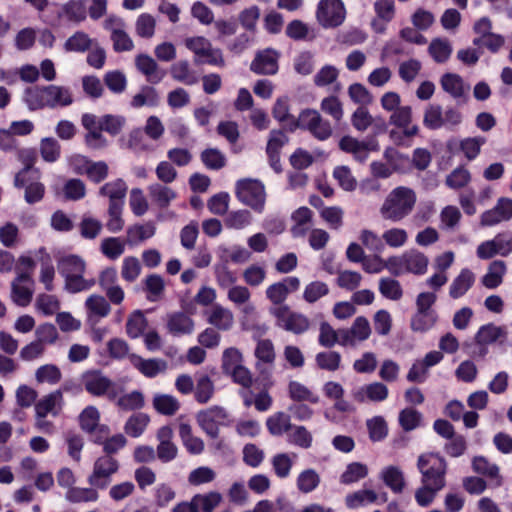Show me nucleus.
<instances>
[{
    "label": "nucleus",
    "mask_w": 512,
    "mask_h": 512,
    "mask_svg": "<svg viewBox=\"0 0 512 512\" xmlns=\"http://www.w3.org/2000/svg\"><path fill=\"white\" fill-rule=\"evenodd\" d=\"M59 274L64 278V289L76 294L90 290L95 286L94 278H85L86 262L75 254H69L61 257L57 262Z\"/></svg>",
    "instance_id": "f257e3e1"
},
{
    "label": "nucleus",
    "mask_w": 512,
    "mask_h": 512,
    "mask_svg": "<svg viewBox=\"0 0 512 512\" xmlns=\"http://www.w3.org/2000/svg\"><path fill=\"white\" fill-rule=\"evenodd\" d=\"M20 156L24 159V168L14 178L16 188H24V199L28 204L40 202L45 195V186L40 182V171L33 168L35 152L33 150H22Z\"/></svg>",
    "instance_id": "f03ea898"
},
{
    "label": "nucleus",
    "mask_w": 512,
    "mask_h": 512,
    "mask_svg": "<svg viewBox=\"0 0 512 512\" xmlns=\"http://www.w3.org/2000/svg\"><path fill=\"white\" fill-rule=\"evenodd\" d=\"M416 201L417 197L413 189L398 186L385 198L380 207V215L384 220L394 223L400 222L411 214Z\"/></svg>",
    "instance_id": "7ed1b4c3"
},
{
    "label": "nucleus",
    "mask_w": 512,
    "mask_h": 512,
    "mask_svg": "<svg viewBox=\"0 0 512 512\" xmlns=\"http://www.w3.org/2000/svg\"><path fill=\"white\" fill-rule=\"evenodd\" d=\"M421 483L442 490L446 485L447 462L439 454L420 455L417 462Z\"/></svg>",
    "instance_id": "20e7f679"
},
{
    "label": "nucleus",
    "mask_w": 512,
    "mask_h": 512,
    "mask_svg": "<svg viewBox=\"0 0 512 512\" xmlns=\"http://www.w3.org/2000/svg\"><path fill=\"white\" fill-rule=\"evenodd\" d=\"M292 128L309 131L314 138L320 141L329 139L332 135V127L328 120L324 119L315 109H304L293 122Z\"/></svg>",
    "instance_id": "39448f33"
},
{
    "label": "nucleus",
    "mask_w": 512,
    "mask_h": 512,
    "mask_svg": "<svg viewBox=\"0 0 512 512\" xmlns=\"http://www.w3.org/2000/svg\"><path fill=\"white\" fill-rule=\"evenodd\" d=\"M236 196L238 200L254 211L261 213L264 210L266 193L263 183L256 179H242L236 183Z\"/></svg>",
    "instance_id": "423d86ee"
},
{
    "label": "nucleus",
    "mask_w": 512,
    "mask_h": 512,
    "mask_svg": "<svg viewBox=\"0 0 512 512\" xmlns=\"http://www.w3.org/2000/svg\"><path fill=\"white\" fill-rule=\"evenodd\" d=\"M269 312L275 318L277 327L293 334H303L310 327L308 317L292 311L288 305L272 307Z\"/></svg>",
    "instance_id": "0eeeda50"
},
{
    "label": "nucleus",
    "mask_w": 512,
    "mask_h": 512,
    "mask_svg": "<svg viewBox=\"0 0 512 512\" xmlns=\"http://www.w3.org/2000/svg\"><path fill=\"white\" fill-rule=\"evenodd\" d=\"M119 461L110 455L98 457L93 465L92 473L88 477L90 486L105 490L112 482V476L118 472Z\"/></svg>",
    "instance_id": "6e6552de"
},
{
    "label": "nucleus",
    "mask_w": 512,
    "mask_h": 512,
    "mask_svg": "<svg viewBox=\"0 0 512 512\" xmlns=\"http://www.w3.org/2000/svg\"><path fill=\"white\" fill-rule=\"evenodd\" d=\"M85 390L96 397L106 395L109 400L118 396V386L99 370H90L82 375Z\"/></svg>",
    "instance_id": "1a4fd4ad"
},
{
    "label": "nucleus",
    "mask_w": 512,
    "mask_h": 512,
    "mask_svg": "<svg viewBox=\"0 0 512 512\" xmlns=\"http://www.w3.org/2000/svg\"><path fill=\"white\" fill-rule=\"evenodd\" d=\"M346 18V9L341 0H320L317 5L316 19L323 28L340 26Z\"/></svg>",
    "instance_id": "9d476101"
},
{
    "label": "nucleus",
    "mask_w": 512,
    "mask_h": 512,
    "mask_svg": "<svg viewBox=\"0 0 512 512\" xmlns=\"http://www.w3.org/2000/svg\"><path fill=\"white\" fill-rule=\"evenodd\" d=\"M222 494L218 491H209L195 494L190 501L176 504L171 512H213L222 502Z\"/></svg>",
    "instance_id": "9b49d317"
},
{
    "label": "nucleus",
    "mask_w": 512,
    "mask_h": 512,
    "mask_svg": "<svg viewBox=\"0 0 512 512\" xmlns=\"http://www.w3.org/2000/svg\"><path fill=\"white\" fill-rule=\"evenodd\" d=\"M226 410L219 406L200 411L197 414V422L202 430L212 439L219 436V426L227 421Z\"/></svg>",
    "instance_id": "f8f14e48"
},
{
    "label": "nucleus",
    "mask_w": 512,
    "mask_h": 512,
    "mask_svg": "<svg viewBox=\"0 0 512 512\" xmlns=\"http://www.w3.org/2000/svg\"><path fill=\"white\" fill-rule=\"evenodd\" d=\"M280 52L265 48L256 52L250 70L257 75H275L279 70Z\"/></svg>",
    "instance_id": "ddd939ff"
},
{
    "label": "nucleus",
    "mask_w": 512,
    "mask_h": 512,
    "mask_svg": "<svg viewBox=\"0 0 512 512\" xmlns=\"http://www.w3.org/2000/svg\"><path fill=\"white\" fill-rule=\"evenodd\" d=\"M341 346H355L358 342H363L370 337L371 327L369 321L364 316H358L350 328L340 329Z\"/></svg>",
    "instance_id": "4468645a"
},
{
    "label": "nucleus",
    "mask_w": 512,
    "mask_h": 512,
    "mask_svg": "<svg viewBox=\"0 0 512 512\" xmlns=\"http://www.w3.org/2000/svg\"><path fill=\"white\" fill-rule=\"evenodd\" d=\"M512 219V199L500 197L496 205L482 213L480 223L484 227H492Z\"/></svg>",
    "instance_id": "2eb2a0df"
},
{
    "label": "nucleus",
    "mask_w": 512,
    "mask_h": 512,
    "mask_svg": "<svg viewBox=\"0 0 512 512\" xmlns=\"http://www.w3.org/2000/svg\"><path fill=\"white\" fill-rule=\"evenodd\" d=\"M34 280L28 273L19 274L11 284L12 301L20 306H28L33 297Z\"/></svg>",
    "instance_id": "dca6fc26"
},
{
    "label": "nucleus",
    "mask_w": 512,
    "mask_h": 512,
    "mask_svg": "<svg viewBox=\"0 0 512 512\" xmlns=\"http://www.w3.org/2000/svg\"><path fill=\"white\" fill-rule=\"evenodd\" d=\"M300 287V280L296 276H289L284 278L283 280L273 283L268 286L266 289V297L274 304V305H284V301L287 299L288 295L292 292H295Z\"/></svg>",
    "instance_id": "f3484780"
},
{
    "label": "nucleus",
    "mask_w": 512,
    "mask_h": 512,
    "mask_svg": "<svg viewBox=\"0 0 512 512\" xmlns=\"http://www.w3.org/2000/svg\"><path fill=\"white\" fill-rule=\"evenodd\" d=\"M158 445L155 450L156 457L162 463H169L173 461L178 454V448L173 443V430L170 426H162L157 431Z\"/></svg>",
    "instance_id": "a211bd4d"
},
{
    "label": "nucleus",
    "mask_w": 512,
    "mask_h": 512,
    "mask_svg": "<svg viewBox=\"0 0 512 512\" xmlns=\"http://www.w3.org/2000/svg\"><path fill=\"white\" fill-rule=\"evenodd\" d=\"M64 406L63 392L57 389L45 396L35 403V415L47 416L51 414L56 417L60 415Z\"/></svg>",
    "instance_id": "6ab92c4d"
},
{
    "label": "nucleus",
    "mask_w": 512,
    "mask_h": 512,
    "mask_svg": "<svg viewBox=\"0 0 512 512\" xmlns=\"http://www.w3.org/2000/svg\"><path fill=\"white\" fill-rule=\"evenodd\" d=\"M388 395V387L381 382L366 384L352 391L353 399L359 403L382 402L388 398Z\"/></svg>",
    "instance_id": "aec40b11"
},
{
    "label": "nucleus",
    "mask_w": 512,
    "mask_h": 512,
    "mask_svg": "<svg viewBox=\"0 0 512 512\" xmlns=\"http://www.w3.org/2000/svg\"><path fill=\"white\" fill-rule=\"evenodd\" d=\"M508 332L505 327L497 326L494 323L482 325L475 335V342L486 347L488 345L499 343L504 344L507 341Z\"/></svg>",
    "instance_id": "412c9836"
},
{
    "label": "nucleus",
    "mask_w": 512,
    "mask_h": 512,
    "mask_svg": "<svg viewBox=\"0 0 512 512\" xmlns=\"http://www.w3.org/2000/svg\"><path fill=\"white\" fill-rule=\"evenodd\" d=\"M130 362L135 369L147 378H154L167 370V362L159 358L144 359L139 355L132 354Z\"/></svg>",
    "instance_id": "4be33fe9"
},
{
    "label": "nucleus",
    "mask_w": 512,
    "mask_h": 512,
    "mask_svg": "<svg viewBox=\"0 0 512 512\" xmlns=\"http://www.w3.org/2000/svg\"><path fill=\"white\" fill-rule=\"evenodd\" d=\"M127 190L126 182L121 178H117L102 185L99 188L98 194L101 197L108 198V206H124Z\"/></svg>",
    "instance_id": "5701e85b"
},
{
    "label": "nucleus",
    "mask_w": 512,
    "mask_h": 512,
    "mask_svg": "<svg viewBox=\"0 0 512 512\" xmlns=\"http://www.w3.org/2000/svg\"><path fill=\"white\" fill-rule=\"evenodd\" d=\"M46 108L70 106L74 99L69 87L59 85L45 86Z\"/></svg>",
    "instance_id": "b1692460"
},
{
    "label": "nucleus",
    "mask_w": 512,
    "mask_h": 512,
    "mask_svg": "<svg viewBox=\"0 0 512 512\" xmlns=\"http://www.w3.org/2000/svg\"><path fill=\"white\" fill-rule=\"evenodd\" d=\"M475 281L476 275L471 269H461L449 286V297L454 300L463 297L474 286Z\"/></svg>",
    "instance_id": "393cba45"
},
{
    "label": "nucleus",
    "mask_w": 512,
    "mask_h": 512,
    "mask_svg": "<svg viewBox=\"0 0 512 512\" xmlns=\"http://www.w3.org/2000/svg\"><path fill=\"white\" fill-rule=\"evenodd\" d=\"M412 109L410 106H400L392 112L389 123L403 129V136L410 138L417 135L419 128L415 124H411Z\"/></svg>",
    "instance_id": "a878e982"
},
{
    "label": "nucleus",
    "mask_w": 512,
    "mask_h": 512,
    "mask_svg": "<svg viewBox=\"0 0 512 512\" xmlns=\"http://www.w3.org/2000/svg\"><path fill=\"white\" fill-rule=\"evenodd\" d=\"M167 329L174 336L191 334L194 321L184 312H173L167 315Z\"/></svg>",
    "instance_id": "bb28decb"
},
{
    "label": "nucleus",
    "mask_w": 512,
    "mask_h": 512,
    "mask_svg": "<svg viewBox=\"0 0 512 512\" xmlns=\"http://www.w3.org/2000/svg\"><path fill=\"white\" fill-rule=\"evenodd\" d=\"M270 388H263L258 394H254L252 390H240L239 395L243 400L245 407L254 405L259 412L268 411L273 404V399L269 394Z\"/></svg>",
    "instance_id": "cd10ccee"
},
{
    "label": "nucleus",
    "mask_w": 512,
    "mask_h": 512,
    "mask_svg": "<svg viewBox=\"0 0 512 512\" xmlns=\"http://www.w3.org/2000/svg\"><path fill=\"white\" fill-rule=\"evenodd\" d=\"M135 65L138 71L144 74L147 81L152 84L159 83L165 75L163 71H160L156 61L149 55H138L135 59Z\"/></svg>",
    "instance_id": "c85d7f7f"
},
{
    "label": "nucleus",
    "mask_w": 512,
    "mask_h": 512,
    "mask_svg": "<svg viewBox=\"0 0 512 512\" xmlns=\"http://www.w3.org/2000/svg\"><path fill=\"white\" fill-rule=\"evenodd\" d=\"M85 308L90 321H98L108 316L111 311L110 303L98 294H92L86 299Z\"/></svg>",
    "instance_id": "c756f323"
},
{
    "label": "nucleus",
    "mask_w": 512,
    "mask_h": 512,
    "mask_svg": "<svg viewBox=\"0 0 512 512\" xmlns=\"http://www.w3.org/2000/svg\"><path fill=\"white\" fill-rule=\"evenodd\" d=\"M506 272V263L503 260H494L489 264L487 272L482 276L481 283L488 289H496L503 283Z\"/></svg>",
    "instance_id": "7c9ffc66"
},
{
    "label": "nucleus",
    "mask_w": 512,
    "mask_h": 512,
    "mask_svg": "<svg viewBox=\"0 0 512 512\" xmlns=\"http://www.w3.org/2000/svg\"><path fill=\"white\" fill-rule=\"evenodd\" d=\"M149 197L159 208H167L177 197V193L170 187L161 183H154L147 188Z\"/></svg>",
    "instance_id": "2f4dec72"
},
{
    "label": "nucleus",
    "mask_w": 512,
    "mask_h": 512,
    "mask_svg": "<svg viewBox=\"0 0 512 512\" xmlns=\"http://www.w3.org/2000/svg\"><path fill=\"white\" fill-rule=\"evenodd\" d=\"M208 322L219 330L227 331L233 326V313L220 304H213L208 313Z\"/></svg>",
    "instance_id": "473e14b6"
},
{
    "label": "nucleus",
    "mask_w": 512,
    "mask_h": 512,
    "mask_svg": "<svg viewBox=\"0 0 512 512\" xmlns=\"http://www.w3.org/2000/svg\"><path fill=\"white\" fill-rule=\"evenodd\" d=\"M288 395L292 401L297 403L308 402L310 404H318L320 401L317 393L295 380L288 383Z\"/></svg>",
    "instance_id": "72a5a7b5"
},
{
    "label": "nucleus",
    "mask_w": 512,
    "mask_h": 512,
    "mask_svg": "<svg viewBox=\"0 0 512 512\" xmlns=\"http://www.w3.org/2000/svg\"><path fill=\"white\" fill-rule=\"evenodd\" d=\"M453 52V47L447 38H434L428 46V54L438 64L446 63Z\"/></svg>",
    "instance_id": "f704fd0d"
},
{
    "label": "nucleus",
    "mask_w": 512,
    "mask_h": 512,
    "mask_svg": "<svg viewBox=\"0 0 512 512\" xmlns=\"http://www.w3.org/2000/svg\"><path fill=\"white\" fill-rule=\"evenodd\" d=\"M381 480L395 494L403 492L406 482L403 472L396 466L385 467L380 474Z\"/></svg>",
    "instance_id": "c9c22d12"
},
{
    "label": "nucleus",
    "mask_w": 512,
    "mask_h": 512,
    "mask_svg": "<svg viewBox=\"0 0 512 512\" xmlns=\"http://www.w3.org/2000/svg\"><path fill=\"white\" fill-rule=\"evenodd\" d=\"M339 147L342 151L353 154L354 158L361 163L368 159V145L356 138L351 136L342 137L339 141Z\"/></svg>",
    "instance_id": "e433bc0d"
},
{
    "label": "nucleus",
    "mask_w": 512,
    "mask_h": 512,
    "mask_svg": "<svg viewBox=\"0 0 512 512\" xmlns=\"http://www.w3.org/2000/svg\"><path fill=\"white\" fill-rule=\"evenodd\" d=\"M472 468L477 474L495 480V486L498 487L502 484V477L500 476V469L495 463H491L484 456H476L472 460Z\"/></svg>",
    "instance_id": "4c0bfd02"
},
{
    "label": "nucleus",
    "mask_w": 512,
    "mask_h": 512,
    "mask_svg": "<svg viewBox=\"0 0 512 512\" xmlns=\"http://www.w3.org/2000/svg\"><path fill=\"white\" fill-rule=\"evenodd\" d=\"M266 427L272 436H282L292 429L293 424L290 415L285 412H276L267 418Z\"/></svg>",
    "instance_id": "58836bf2"
},
{
    "label": "nucleus",
    "mask_w": 512,
    "mask_h": 512,
    "mask_svg": "<svg viewBox=\"0 0 512 512\" xmlns=\"http://www.w3.org/2000/svg\"><path fill=\"white\" fill-rule=\"evenodd\" d=\"M272 115L274 119L282 123L289 131H295V128H292V126L293 122H297V118L290 114L288 97H280L276 100L272 109Z\"/></svg>",
    "instance_id": "ea45409f"
},
{
    "label": "nucleus",
    "mask_w": 512,
    "mask_h": 512,
    "mask_svg": "<svg viewBox=\"0 0 512 512\" xmlns=\"http://www.w3.org/2000/svg\"><path fill=\"white\" fill-rule=\"evenodd\" d=\"M23 102L30 111L46 108L45 86H30L23 92Z\"/></svg>",
    "instance_id": "a19ab883"
},
{
    "label": "nucleus",
    "mask_w": 512,
    "mask_h": 512,
    "mask_svg": "<svg viewBox=\"0 0 512 512\" xmlns=\"http://www.w3.org/2000/svg\"><path fill=\"white\" fill-rule=\"evenodd\" d=\"M438 320L437 312L418 311L412 315L410 328L416 333H425L432 329Z\"/></svg>",
    "instance_id": "79ce46f5"
},
{
    "label": "nucleus",
    "mask_w": 512,
    "mask_h": 512,
    "mask_svg": "<svg viewBox=\"0 0 512 512\" xmlns=\"http://www.w3.org/2000/svg\"><path fill=\"white\" fill-rule=\"evenodd\" d=\"M407 273L423 275L427 272L429 259L417 250L406 251L405 253Z\"/></svg>",
    "instance_id": "37998d69"
},
{
    "label": "nucleus",
    "mask_w": 512,
    "mask_h": 512,
    "mask_svg": "<svg viewBox=\"0 0 512 512\" xmlns=\"http://www.w3.org/2000/svg\"><path fill=\"white\" fill-rule=\"evenodd\" d=\"M296 454L277 453L271 458V466L274 474L280 479H286L290 476L294 464L293 458Z\"/></svg>",
    "instance_id": "c03bdc74"
},
{
    "label": "nucleus",
    "mask_w": 512,
    "mask_h": 512,
    "mask_svg": "<svg viewBox=\"0 0 512 512\" xmlns=\"http://www.w3.org/2000/svg\"><path fill=\"white\" fill-rule=\"evenodd\" d=\"M171 77L185 85H194L198 82L195 71L190 67L187 60H180L174 63L170 68Z\"/></svg>",
    "instance_id": "a18cd8bd"
},
{
    "label": "nucleus",
    "mask_w": 512,
    "mask_h": 512,
    "mask_svg": "<svg viewBox=\"0 0 512 512\" xmlns=\"http://www.w3.org/2000/svg\"><path fill=\"white\" fill-rule=\"evenodd\" d=\"M58 17L66 18L70 22L79 23L86 18L85 0H71L58 12Z\"/></svg>",
    "instance_id": "49530a36"
},
{
    "label": "nucleus",
    "mask_w": 512,
    "mask_h": 512,
    "mask_svg": "<svg viewBox=\"0 0 512 512\" xmlns=\"http://www.w3.org/2000/svg\"><path fill=\"white\" fill-rule=\"evenodd\" d=\"M440 84L442 89L455 99L465 94V86L462 77L455 73H445L441 76Z\"/></svg>",
    "instance_id": "de8ad7c7"
},
{
    "label": "nucleus",
    "mask_w": 512,
    "mask_h": 512,
    "mask_svg": "<svg viewBox=\"0 0 512 512\" xmlns=\"http://www.w3.org/2000/svg\"><path fill=\"white\" fill-rule=\"evenodd\" d=\"M143 289L146 292V298L150 302H156L161 299L165 291V283L162 276L150 274L143 280Z\"/></svg>",
    "instance_id": "09e8293b"
},
{
    "label": "nucleus",
    "mask_w": 512,
    "mask_h": 512,
    "mask_svg": "<svg viewBox=\"0 0 512 512\" xmlns=\"http://www.w3.org/2000/svg\"><path fill=\"white\" fill-rule=\"evenodd\" d=\"M179 436L186 450L193 455L201 454L204 451V442L201 438L192 434L189 424L181 423L179 426Z\"/></svg>",
    "instance_id": "8fccbe9b"
},
{
    "label": "nucleus",
    "mask_w": 512,
    "mask_h": 512,
    "mask_svg": "<svg viewBox=\"0 0 512 512\" xmlns=\"http://www.w3.org/2000/svg\"><path fill=\"white\" fill-rule=\"evenodd\" d=\"M96 44L95 40L83 31H77L71 35L64 44L67 52L83 53L90 50Z\"/></svg>",
    "instance_id": "3c124183"
},
{
    "label": "nucleus",
    "mask_w": 512,
    "mask_h": 512,
    "mask_svg": "<svg viewBox=\"0 0 512 512\" xmlns=\"http://www.w3.org/2000/svg\"><path fill=\"white\" fill-rule=\"evenodd\" d=\"M156 227L153 222L135 224L127 229V240L131 245L138 244L155 235Z\"/></svg>",
    "instance_id": "603ef678"
},
{
    "label": "nucleus",
    "mask_w": 512,
    "mask_h": 512,
    "mask_svg": "<svg viewBox=\"0 0 512 512\" xmlns=\"http://www.w3.org/2000/svg\"><path fill=\"white\" fill-rule=\"evenodd\" d=\"M319 473L312 468L305 469L299 473L296 479L297 489L304 494L313 492L320 484Z\"/></svg>",
    "instance_id": "864d4df0"
},
{
    "label": "nucleus",
    "mask_w": 512,
    "mask_h": 512,
    "mask_svg": "<svg viewBox=\"0 0 512 512\" xmlns=\"http://www.w3.org/2000/svg\"><path fill=\"white\" fill-rule=\"evenodd\" d=\"M378 501V495L371 489H361L350 493L345 498V504L350 509H356Z\"/></svg>",
    "instance_id": "5fc2aeb1"
},
{
    "label": "nucleus",
    "mask_w": 512,
    "mask_h": 512,
    "mask_svg": "<svg viewBox=\"0 0 512 512\" xmlns=\"http://www.w3.org/2000/svg\"><path fill=\"white\" fill-rule=\"evenodd\" d=\"M159 103V95L152 86H142L139 93L135 94L130 102L132 108L138 109L143 106L154 107Z\"/></svg>",
    "instance_id": "6e6d98bb"
},
{
    "label": "nucleus",
    "mask_w": 512,
    "mask_h": 512,
    "mask_svg": "<svg viewBox=\"0 0 512 512\" xmlns=\"http://www.w3.org/2000/svg\"><path fill=\"white\" fill-rule=\"evenodd\" d=\"M251 257V253L242 246L235 245L231 248H220L219 259L221 262L228 264L232 262L234 264H242L247 262Z\"/></svg>",
    "instance_id": "4d7b16f0"
},
{
    "label": "nucleus",
    "mask_w": 512,
    "mask_h": 512,
    "mask_svg": "<svg viewBox=\"0 0 512 512\" xmlns=\"http://www.w3.org/2000/svg\"><path fill=\"white\" fill-rule=\"evenodd\" d=\"M287 440L291 445L302 449H309L313 443L311 432L303 425H293L287 435Z\"/></svg>",
    "instance_id": "13d9d810"
},
{
    "label": "nucleus",
    "mask_w": 512,
    "mask_h": 512,
    "mask_svg": "<svg viewBox=\"0 0 512 512\" xmlns=\"http://www.w3.org/2000/svg\"><path fill=\"white\" fill-rule=\"evenodd\" d=\"M148 321L140 310L134 311L127 319L126 333L131 339H137L143 335Z\"/></svg>",
    "instance_id": "bf43d9fd"
},
{
    "label": "nucleus",
    "mask_w": 512,
    "mask_h": 512,
    "mask_svg": "<svg viewBox=\"0 0 512 512\" xmlns=\"http://www.w3.org/2000/svg\"><path fill=\"white\" fill-rule=\"evenodd\" d=\"M472 176L470 171L464 166H458L452 170L445 179L447 187L453 190L464 188L471 182Z\"/></svg>",
    "instance_id": "052dcab7"
},
{
    "label": "nucleus",
    "mask_w": 512,
    "mask_h": 512,
    "mask_svg": "<svg viewBox=\"0 0 512 512\" xmlns=\"http://www.w3.org/2000/svg\"><path fill=\"white\" fill-rule=\"evenodd\" d=\"M254 356L257 360L256 362L273 366L276 359L273 342L270 339L258 340L254 350Z\"/></svg>",
    "instance_id": "680f3d73"
},
{
    "label": "nucleus",
    "mask_w": 512,
    "mask_h": 512,
    "mask_svg": "<svg viewBox=\"0 0 512 512\" xmlns=\"http://www.w3.org/2000/svg\"><path fill=\"white\" fill-rule=\"evenodd\" d=\"M380 294L389 300L398 301L403 297V288L400 282L394 278L383 277L379 280Z\"/></svg>",
    "instance_id": "e2e57ef3"
},
{
    "label": "nucleus",
    "mask_w": 512,
    "mask_h": 512,
    "mask_svg": "<svg viewBox=\"0 0 512 512\" xmlns=\"http://www.w3.org/2000/svg\"><path fill=\"white\" fill-rule=\"evenodd\" d=\"M40 266L39 281L44 285L45 290L51 292L54 290L55 268L49 254L42 255Z\"/></svg>",
    "instance_id": "0e129e2a"
},
{
    "label": "nucleus",
    "mask_w": 512,
    "mask_h": 512,
    "mask_svg": "<svg viewBox=\"0 0 512 512\" xmlns=\"http://www.w3.org/2000/svg\"><path fill=\"white\" fill-rule=\"evenodd\" d=\"M200 159L209 170H220L226 165L225 155L217 148H207L200 154Z\"/></svg>",
    "instance_id": "69168bd1"
},
{
    "label": "nucleus",
    "mask_w": 512,
    "mask_h": 512,
    "mask_svg": "<svg viewBox=\"0 0 512 512\" xmlns=\"http://www.w3.org/2000/svg\"><path fill=\"white\" fill-rule=\"evenodd\" d=\"M368 475V468L360 462H352L347 465L340 476V482L345 485L356 483Z\"/></svg>",
    "instance_id": "338daca9"
},
{
    "label": "nucleus",
    "mask_w": 512,
    "mask_h": 512,
    "mask_svg": "<svg viewBox=\"0 0 512 512\" xmlns=\"http://www.w3.org/2000/svg\"><path fill=\"white\" fill-rule=\"evenodd\" d=\"M155 410L163 415H174L180 408L179 401L171 395L159 394L153 399Z\"/></svg>",
    "instance_id": "774afa93"
}]
</instances>
